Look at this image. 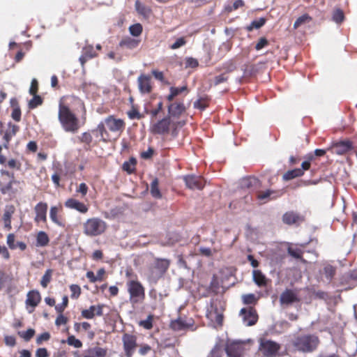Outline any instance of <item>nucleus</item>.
<instances>
[{
    "instance_id": "1",
    "label": "nucleus",
    "mask_w": 357,
    "mask_h": 357,
    "mask_svg": "<svg viewBox=\"0 0 357 357\" xmlns=\"http://www.w3.org/2000/svg\"><path fill=\"white\" fill-rule=\"evenodd\" d=\"M59 121L66 132L75 133L80 128L79 120L70 107L61 100L59 105Z\"/></svg>"
},
{
    "instance_id": "2",
    "label": "nucleus",
    "mask_w": 357,
    "mask_h": 357,
    "mask_svg": "<svg viewBox=\"0 0 357 357\" xmlns=\"http://www.w3.org/2000/svg\"><path fill=\"white\" fill-rule=\"evenodd\" d=\"M291 344L298 351L310 353L317 349L319 339L312 334L296 335L291 340Z\"/></svg>"
},
{
    "instance_id": "3",
    "label": "nucleus",
    "mask_w": 357,
    "mask_h": 357,
    "mask_svg": "<svg viewBox=\"0 0 357 357\" xmlns=\"http://www.w3.org/2000/svg\"><path fill=\"white\" fill-rule=\"evenodd\" d=\"M126 287L129 294V302L133 307L144 301L145 288L138 280L137 275H133V278L127 280Z\"/></svg>"
},
{
    "instance_id": "4",
    "label": "nucleus",
    "mask_w": 357,
    "mask_h": 357,
    "mask_svg": "<svg viewBox=\"0 0 357 357\" xmlns=\"http://www.w3.org/2000/svg\"><path fill=\"white\" fill-rule=\"evenodd\" d=\"M0 174V192L10 196L15 195L18 192L20 181L15 179L14 173L1 169Z\"/></svg>"
},
{
    "instance_id": "5",
    "label": "nucleus",
    "mask_w": 357,
    "mask_h": 357,
    "mask_svg": "<svg viewBox=\"0 0 357 357\" xmlns=\"http://www.w3.org/2000/svg\"><path fill=\"white\" fill-rule=\"evenodd\" d=\"M107 228V223L100 218H91L83 223V233L90 237L102 235Z\"/></svg>"
},
{
    "instance_id": "6",
    "label": "nucleus",
    "mask_w": 357,
    "mask_h": 357,
    "mask_svg": "<svg viewBox=\"0 0 357 357\" xmlns=\"http://www.w3.org/2000/svg\"><path fill=\"white\" fill-rule=\"evenodd\" d=\"M170 265V261L167 259H156L153 266L150 268V280L156 282L167 272Z\"/></svg>"
},
{
    "instance_id": "7",
    "label": "nucleus",
    "mask_w": 357,
    "mask_h": 357,
    "mask_svg": "<svg viewBox=\"0 0 357 357\" xmlns=\"http://www.w3.org/2000/svg\"><path fill=\"white\" fill-rule=\"evenodd\" d=\"M137 337L135 335L130 333H124L122 336L123 350L126 357H132L136 348Z\"/></svg>"
},
{
    "instance_id": "8",
    "label": "nucleus",
    "mask_w": 357,
    "mask_h": 357,
    "mask_svg": "<svg viewBox=\"0 0 357 357\" xmlns=\"http://www.w3.org/2000/svg\"><path fill=\"white\" fill-rule=\"evenodd\" d=\"M280 349V345L272 340L261 339L259 342V351L266 357H272L275 355Z\"/></svg>"
},
{
    "instance_id": "9",
    "label": "nucleus",
    "mask_w": 357,
    "mask_h": 357,
    "mask_svg": "<svg viewBox=\"0 0 357 357\" xmlns=\"http://www.w3.org/2000/svg\"><path fill=\"white\" fill-rule=\"evenodd\" d=\"M107 349L101 347L98 344L92 345L83 350L80 354L75 353V357H106Z\"/></svg>"
},
{
    "instance_id": "10",
    "label": "nucleus",
    "mask_w": 357,
    "mask_h": 357,
    "mask_svg": "<svg viewBox=\"0 0 357 357\" xmlns=\"http://www.w3.org/2000/svg\"><path fill=\"white\" fill-rule=\"evenodd\" d=\"M172 126H174V124L172 123L170 116H165L153 123L151 127V131L157 135L167 134Z\"/></svg>"
},
{
    "instance_id": "11",
    "label": "nucleus",
    "mask_w": 357,
    "mask_h": 357,
    "mask_svg": "<svg viewBox=\"0 0 357 357\" xmlns=\"http://www.w3.org/2000/svg\"><path fill=\"white\" fill-rule=\"evenodd\" d=\"M108 130L112 132H118L119 135L123 132L126 123L121 119H116L114 115H109L104 120Z\"/></svg>"
},
{
    "instance_id": "12",
    "label": "nucleus",
    "mask_w": 357,
    "mask_h": 357,
    "mask_svg": "<svg viewBox=\"0 0 357 357\" xmlns=\"http://www.w3.org/2000/svg\"><path fill=\"white\" fill-rule=\"evenodd\" d=\"M183 179L188 188L190 190H202L205 186V180L201 176H196L194 174L186 175L183 177Z\"/></svg>"
},
{
    "instance_id": "13",
    "label": "nucleus",
    "mask_w": 357,
    "mask_h": 357,
    "mask_svg": "<svg viewBox=\"0 0 357 357\" xmlns=\"http://www.w3.org/2000/svg\"><path fill=\"white\" fill-rule=\"evenodd\" d=\"M301 298L298 295V293L291 289H286L280 296V303L281 305L289 306L294 303H299Z\"/></svg>"
},
{
    "instance_id": "14",
    "label": "nucleus",
    "mask_w": 357,
    "mask_h": 357,
    "mask_svg": "<svg viewBox=\"0 0 357 357\" xmlns=\"http://www.w3.org/2000/svg\"><path fill=\"white\" fill-rule=\"evenodd\" d=\"M41 301V296L38 290H31L26 294V307L29 313H32Z\"/></svg>"
},
{
    "instance_id": "15",
    "label": "nucleus",
    "mask_w": 357,
    "mask_h": 357,
    "mask_svg": "<svg viewBox=\"0 0 357 357\" xmlns=\"http://www.w3.org/2000/svg\"><path fill=\"white\" fill-rule=\"evenodd\" d=\"M48 205L46 202H40L33 208L35 213L34 222L36 224L40 222L47 223V211Z\"/></svg>"
},
{
    "instance_id": "16",
    "label": "nucleus",
    "mask_w": 357,
    "mask_h": 357,
    "mask_svg": "<svg viewBox=\"0 0 357 357\" xmlns=\"http://www.w3.org/2000/svg\"><path fill=\"white\" fill-rule=\"evenodd\" d=\"M243 317L244 322L246 323L247 326L255 325L258 320V315L256 310L252 307L248 308H242L240 312Z\"/></svg>"
},
{
    "instance_id": "17",
    "label": "nucleus",
    "mask_w": 357,
    "mask_h": 357,
    "mask_svg": "<svg viewBox=\"0 0 357 357\" xmlns=\"http://www.w3.org/2000/svg\"><path fill=\"white\" fill-rule=\"evenodd\" d=\"M105 306L104 304L91 305L89 308L82 310L81 316L87 319H92L96 316L101 317L103 314V308Z\"/></svg>"
},
{
    "instance_id": "18",
    "label": "nucleus",
    "mask_w": 357,
    "mask_h": 357,
    "mask_svg": "<svg viewBox=\"0 0 357 357\" xmlns=\"http://www.w3.org/2000/svg\"><path fill=\"white\" fill-rule=\"evenodd\" d=\"M138 88L142 93H150L152 91L151 77L142 74L137 79Z\"/></svg>"
},
{
    "instance_id": "19",
    "label": "nucleus",
    "mask_w": 357,
    "mask_h": 357,
    "mask_svg": "<svg viewBox=\"0 0 357 357\" xmlns=\"http://www.w3.org/2000/svg\"><path fill=\"white\" fill-rule=\"evenodd\" d=\"M243 351V345L237 342L227 344L225 348V351L228 357H242Z\"/></svg>"
},
{
    "instance_id": "20",
    "label": "nucleus",
    "mask_w": 357,
    "mask_h": 357,
    "mask_svg": "<svg viewBox=\"0 0 357 357\" xmlns=\"http://www.w3.org/2000/svg\"><path fill=\"white\" fill-rule=\"evenodd\" d=\"M186 108L183 102H174L168 105L169 116L174 118H179L184 112Z\"/></svg>"
},
{
    "instance_id": "21",
    "label": "nucleus",
    "mask_w": 357,
    "mask_h": 357,
    "mask_svg": "<svg viewBox=\"0 0 357 357\" xmlns=\"http://www.w3.org/2000/svg\"><path fill=\"white\" fill-rule=\"evenodd\" d=\"M141 43V40L131 38L130 36H124L119 43L118 47L122 50H134L138 47Z\"/></svg>"
},
{
    "instance_id": "22",
    "label": "nucleus",
    "mask_w": 357,
    "mask_h": 357,
    "mask_svg": "<svg viewBox=\"0 0 357 357\" xmlns=\"http://www.w3.org/2000/svg\"><path fill=\"white\" fill-rule=\"evenodd\" d=\"M62 205L59 204L57 206H52L50 210V218L51 220L58 226L63 227V221L61 213L62 212Z\"/></svg>"
},
{
    "instance_id": "23",
    "label": "nucleus",
    "mask_w": 357,
    "mask_h": 357,
    "mask_svg": "<svg viewBox=\"0 0 357 357\" xmlns=\"http://www.w3.org/2000/svg\"><path fill=\"white\" fill-rule=\"evenodd\" d=\"M64 205L66 208L75 209L81 213H86L89 211L87 205L74 198L68 199L65 202Z\"/></svg>"
},
{
    "instance_id": "24",
    "label": "nucleus",
    "mask_w": 357,
    "mask_h": 357,
    "mask_svg": "<svg viewBox=\"0 0 357 357\" xmlns=\"http://www.w3.org/2000/svg\"><path fill=\"white\" fill-rule=\"evenodd\" d=\"M304 218L299 214L293 211H289L285 213L282 216V221L284 223L291 225L301 222H303Z\"/></svg>"
},
{
    "instance_id": "25",
    "label": "nucleus",
    "mask_w": 357,
    "mask_h": 357,
    "mask_svg": "<svg viewBox=\"0 0 357 357\" xmlns=\"http://www.w3.org/2000/svg\"><path fill=\"white\" fill-rule=\"evenodd\" d=\"M336 153L340 155L344 154L354 149L353 143L349 140L340 141L335 144Z\"/></svg>"
},
{
    "instance_id": "26",
    "label": "nucleus",
    "mask_w": 357,
    "mask_h": 357,
    "mask_svg": "<svg viewBox=\"0 0 357 357\" xmlns=\"http://www.w3.org/2000/svg\"><path fill=\"white\" fill-rule=\"evenodd\" d=\"M15 208L13 205L6 206L3 215V220L4 222V226L8 230L11 229V218L15 213Z\"/></svg>"
},
{
    "instance_id": "27",
    "label": "nucleus",
    "mask_w": 357,
    "mask_h": 357,
    "mask_svg": "<svg viewBox=\"0 0 357 357\" xmlns=\"http://www.w3.org/2000/svg\"><path fill=\"white\" fill-rule=\"evenodd\" d=\"M282 195V192L280 190H266L265 191H259L257 195V198L260 200L268 198L273 199L280 197Z\"/></svg>"
},
{
    "instance_id": "28",
    "label": "nucleus",
    "mask_w": 357,
    "mask_h": 357,
    "mask_svg": "<svg viewBox=\"0 0 357 357\" xmlns=\"http://www.w3.org/2000/svg\"><path fill=\"white\" fill-rule=\"evenodd\" d=\"M253 281L259 287H266L268 284V279L260 270L252 271Z\"/></svg>"
},
{
    "instance_id": "29",
    "label": "nucleus",
    "mask_w": 357,
    "mask_h": 357,
    "mask_svg": "<svg viewBox=\"0 0 357 357\" xmlns=\"http://www.w3.org/2000/svg\"><path fill=\"white\" fill-rule=\"evenodd\" d=\"M77 139L80 143L84 144V150L90 151L91 149V142L93 141V137L89 132H84L82 133L81 135L77 137Z\"/></svg>"
},
{
    "instance_id": "30",
    "label": "nucleus",
    "mask_w": 357,
    "mask_h": 357,
    "mask_svg": "<svg viewBox=\"0 0 357 357\" xmlns=\"http://www.w3.org/2000/svg\"><path fill=\"white\" fill-rule=\"evenodd\" d=\"M19 130L20 127L18 126L12 124L11 123H8V129L6 131L3 135V139L6 142V144H5V147L7 148V144L10 142L12 137L17 134Z\"/></svg>"
},
{
    "instance_id": "31",
    "label": "nucleus",
    "mask_w": 357,
    "mask_h": 357,
    "mask_svg": "<svg viewBox=\"0 0 357 357\" xmlns=\"http://www.w3.org/2000/svg\"><path fill=\"white\" fill-rule=\"evenodd\" d=\"M135 6L139 15H142L145 18L150 17L152 11L149 7L142 4L139 0L135 1Z\"/></svg>"
},
{
    "instance_id": "32",
    "label": "nucleus",
    "mask_w": 357,
    "mask_h": 357,
    "mask_svg": "<svg viewBox=\"0 0 357 357\" xmlns=\"http://www.w3.org/2000/svg\"><path fill=\"white\" fill-rule=\"evenodd\" d=\"M236 69V66L232 60H229L215 68L216 72L224 71L223 73H226L227 75L229 73L234 71Z\"/></svg>"
},
{
    "instance_id": "33",
    "label": "nucleus",
    "mask_w": 357,
    "mask_h": 357,
    "mask_svg": "<svg viewBox=\"0 0 357 357\" xmlns=\"http://www.w3.org/2000/svg\"><path fill=\"white\" fill-rule=\"evenodd\" d=\"M150 193L151 196L155 199L162 198V193L159 189V181L158 178H155L150 185Z\"/></svg>"
},
{
    "instance_id": "34",
    "label": "nucleus",
    "mask_w": 357,
    "mask_h": 357,
    "mask_svg": "<svg viewBox=\"0 0 357 357\" xmlns=\"http://www.w3.org/2000/svg\"><path fill=\"white\" fill-rule=\"evenodd\" d=\"M137 165V160L135 158H130L129 160L125 161L122 165V169L123 171L126 172L128 174H131L135 172V167Z\"/></svg>"
},
{
    "instance_id": "35",
    "label": "nucleus",
    "mask_w": 357,
    "mask_h": 357,
    "mask_svg": "<svg viewBox=\"0 0 357 357\" xmlns=\"http://www.w3.org/2000/svg\"><path fill=\"white\" fill-rule=\"evenodd\" d=\"M304 174L303 170L299 168H296L294 169L289 170L286 173H284L282 176V178L284 181H289L293 178L302 176Z\"/></svg>"
},
{
    "instance_id": "36",
    "label": "nucleus",
    "mask_w": 357,
    "mask_h": 357,
    "mask_svg": "<svg viewBox=\"0 0 357 357\" xmlns=\"http://www.w3.org/2000/svg\"><path fill=\"white\" fill-rule=\"evenodd\" d=\"M287 253L294 259H300L301 262L306 263V260L303 258V251L298 248L289 247Z\"/></svg>"
},
{
    "instance_id": "37",
    "label": "nucleus",
    "mask_w": 357,
    "mask_h": 357,
    "mask_svg": "<svg viewBox=\"0 0 357 357\" xmlns=\"http://www.w3.org/2000/svg\"><path fill=\"white\" fill-rule=\"evenodd\" d=\"M186 90L187 86H185L181 87L172 86L169 89L170 93L167 96V100L169 102H172L176 96Z\"/></svg>"
},
{
    "instance_id": "38",
    "label": "nucleus",
    "mask_w": 357,
    "mask_h": 357,
    "mask_svg": "<svg viewBox=\"0 0 357 357\" xmlns=\"http://www.w3.org/2000/svg\"><path fill=\"white\" fill-rule=\"evenodd\" d=\"M50 242L48 235L45 231H39L36 236V243L38 246H46Z\"/></svg>"
},
{
    "instance_id": "39",
    "label": "nucleus",
    "mask_w": 357,
    "mask_h": 357,
    "mask_svg": "<svg viewBox=\"0 0 357 357\" xmlns=\"http://www.w3.org/2000/svg\"><path fill=\"white\" fill-rule=\"evenodd\" d=\"M106 127L107 126L104 121V122H100L98 125V126L96 129V130L99 132L100 136L101 137V140L103 142H107L108 140V137L109 136V132L106 129Z\"/></svg>"
},
{
    "instance_id": "40",
    "label": "nucleus",
    "mask_w": 357,
    "mask_h": 357,
    "mask_svg": "<svg viewBox=\"0 0 357 357\" xmlns=\"http://www.w3.org/2000/svg\"><path fill=\"white\" fill-rule=\"evenodd\" d=\"M14 100H12L11 105L13 107L12 113H11V117L13 120H15L17 122H19L21 121V109L18 105V102H13Z\"/></svg>"
},
{
    "instance_id": "41",
    "label": "nucleus",
    "mask_w": 357,
    "mask_h": 357,
    "mask_svg": "<svg viewBox=\"0 0 357 357\" xmlns=\"http://www.w3.org/2000/svg\"><path fill=\"white\" fill-rule=\"evenodd\" d=\"M333 20L337 24H341L345 19L344 13L340 8H335L332 15Z\"/></svg>"
},
{
    "instance_id": "42",
    "label": "nucleus",
    "mask_w": 357,
    "mask_h": 357,
    "mask_svg": "<svg viewBox=\"0 0 357 357\" xmlns=\"http://www.w3.org/2000/svg\"><path fill=\"white\" fill-rule=\"evenodd\" d=\"M6 167L11 170L20 171L22 163L16 158H10L7 161Z\"/></svg>"
},
{
    "instance_id": "43",
    "label": "nucleus",
    "mask_w": 357,
    "mask_h": 357,
    "mask_svg": "<svg viewBox=\"0 0 357 357\" xmlns=\"http://www.w3.org/2000/svg\"><path fill=\"white\" fill-rule=\"evenodd\" d=\"M312 20V17L307 13L300 16L297 18L294 24V29H297L302 24L310 22Z\"/></svg>"
},
{
    "instance_id": "44",
    "label": "nucleus",
    "mask_w": 357,
    "mask_h": 357,
    "mask_svg": "<svg viewBox=\"0 0 357 357\" xmlns=\"http://www.w3.org/2000/svg\"><path fill=\"white\" fill-rule=\"evenodd\" d=\"M143 31L142 25L139 23L134 24L129 27V32L134 37L139 36Z\"/></svg>"
},
{
    "instance_id": "45",
    "label": "nucleus",
    "mask_w": 357,
    "mask_h": 357,
    "mask_svg": "<svg viewBox=\"0 0 357 357\" xmlns=\"http://www.w3.org/2000/svg\"><path fill=\"white\" fill-rule=\"evenodd\" d=\"M266 19L261 17L257 20H253L249 26H247L246 29L248 31H252L254 29H259L263 26L266 23Z\"/></svg>"
},
{
    "instance_id": "46",
    "label": "nucleus",
    "mask_w": 357,
    "mask_h": 357,
    "mask_svg": "<svg viewBox=\"0 0 357 357\" xmlns=\"http://www.w3.org/2000/svg\"><path fill=\"white\" fill-rule=\"evenodd\" d=\"M220 287L218 278L216 275H213L209 284V290L216 294L219 292Z\"/></svg>"
},
{
    "instance_id": "47",
    "label": "nucleus",
    "mask_w": 357,
    "mask_h": 357,
    "mask_svg": "<svg viewBox=\"0 0 357 357\" xmlns=\"http://www.w3.org/2000/svg\"><path fill=\"white\" fill-rule=\"evenodd\" d=\"M53 273L52 269H47L46 270L45 274L42 277V279L40 280V284L43 288H46L48 285V284L52 280V276Z\"/></svg>"
},
{
    "instance_id": "48",
    "label": "nucleus",
    "mask_w": 357,
    "mask_h": 357,
    "mask_svg": "<svg viewBox=\"0 0 357 357\" xmlns=\"http://www.w3.org/2000/svg\"><path fill=\"white\" fill-rule=\"evenodd\" d=\"M32 96L33 97L29 102V108L31 109L41 105L43 102V100L40 96L37 94Z\"/></svg>"
},
{
    "instance_id": "49",
    "label": "nucleus",
    "mask_w": 357,
    "mask_h": 357,
    "mask_svg": "<svg viewBox=\"0 0 357 357\" xmlns=\"http://www.w3.org/2000/svg\"><path fill=\"white\" fill-rule=\"evenodd\" d=\"M242 301L245 305H255L258 298L254 294H248L242 296Z\"/></svg>"
},
{
    "instance_id": "50",
    "label": "nucleus",
    "mask_w": 357,
    "mask_h": 357,
    "mask_svg": "<svg viewBox=\"0 0 357 357\" xmlns=\"http://www.w3.org/2000/svg\"><path fill=\"white\" fill-rule=\"evenodd\" d=\"M171 327L174 331H181L188 328V325L185 323L184 321L181 319H177L172 321Z\"/></svg>"
},
{
    "instance_id": "51",
    "label": "nucleus",
    "mask_w": 357,
    "mask_h": 357,
    "mask_svg": "<svg viewBox=\"0 0 357 357\" xmlns=\"http://www.w3.org/2000/svg\"><path fill=\"white\" fill-rule=\"evenodd\" d=\"M153 315L149 314L147 319L139 321V324L146 330H150L153 328Z\"/></svg>"
},
{
    "instance_id": "52",
    "label": "nucleus",
    "mask_w": 357,
    "mask_h": 357,
    "mask_svg": "<svg viewBox=\"0 0 357 357\" xmlns=\"http://www.w3.org/2000/svg\"><path fill=\"white\" fill-rule=\"evenodd\" d=\"M217 311V309H215L214 313L213 312H210L207 316L211 319H214L218 325L222 326L223 322V315L218 313Z\"/></svg>"
},
{
    "instance_id": "53",
    "label": "nucleus",
    "mask_w": 357,
    "mask_h": 357,
    "mask_svg": "<svg viewBox=\"0 0 357 357\" xmlns=\"http://www.w3.org/2000/svg\"><path fill=\"white\" fill-rule=\"evenodd\" d=\"M335 268L331 265H327L324 268V273L326 278L329 280L333 279L335 275Z\"/></svg>"
},
{
    "instance_id": "54",
    "label": "nucleus",
    "mask_w": 357,
    "mask_h": 357,
    "mask_svg": "<svg viewBox=\"0 0 357 357\" xmlns=\"http://www.w3.org/2000/svg\"><path fill=\"white\" fill-rule=\"evenodd\" d=\"M18 335L22 337L26 342L29 341L35 335V330L33 328H29L26 331H20Z\"/></svg>"
},
{
    "instance_id": "55",
    "label": "nucleus",
    "mask_w": 357,
    "mask_h": 357,
    "mask_svg": "<svg viewBox=\"0 0 357 357\" xmlns=\"http://www.w3.org/2000/svg\"><path fill=\"white\" fill-rule=\"evenodd\" d=\"M82 54L89 59L96 57L98 54L95 52L92 45H88L83 49Z\"/></svg>"
},
{
    "instance_id": "56",
    "label": "nucleus",
    "mask_w": 357,
    "mask_h": 357,
    "mask_svg": "<svg viewBox=\"0 0 357 357\" xmlns=\"http://www.w3.org/2000/svg\"><path fill=\"white\" fill-rule=\"evenodd\" d=\"M70 290L71 291L70 297L73 299H77L82 293L81 288L77 284H71Z\"/></svg>"
},
{
    "instance_id": "57",
    "label": "nucleus",
    "mask_w": 357,
    "mask_h": 357,
    "mask_svg": "<svg viewBox=\"0 0 357 357\" xmlns=\"http://www.w3.org/2000/svg\"><path fill=\"white\" fill-rule=\"evenodd\" d=\"M127 114L130 119H141L143 118V115L141 114L137 108L134 106L127 112Z\"/></svg>"
},
{
    "instance_id": "58",
    "label": "nucleus",
    "mask_w": 357,
    "mask_h": 357,
    "mask_svg": "<svg viewBox=\"0 0 357 357\" xmlns=\"http://www.w3.org/2000/svg\"><path fill=\"white\" fill-rule=\"evenodd\" d=\"M67 343L77 349L81 348L83 345L82 342L79 340L77 339L74 335L68 336Z\"/></svg>"
},
{
    "instance_id": "59",
    "label": "nucleus",
    "mask_w": 357,
    "mask_h": 357,
    "mask_svg": "<svg viewBox=\"0 0 357 357\" xmlns=\"http://www.w3.org/2000/svg\"><path fill=\"white\" fill-rule=\"evenodd\" d=\"M68 305V298L67 296H64L62 298V303L55 305V310L59 314H61L65 310Z\"/></svg>"
},
{
    "instance_id": "60",
    "label": "nucleus",
    "mask_w": 357,
    "mask_h": 357,
    "mask_svg": "<svg viewBox=\"0 0 357 357\" xmlns=\"http://www.w3.org/2000/svg\"><path fill=\"white\" fill-rule=\"evenodd\" d=\"M258 179L255 177L245 178L242 181V186L245 188H250L258 183Z\"/></svg>"
},
{
    "instance_id": "61",
    "label": "nucleus",
    "mask_w": 357,
    "mask_h": 357,
    "mask_svg": "<svg viewBox=\"0 0 357 357\" xmlns=\"http://www.w3.org/2000/svg\"><path fill=\"white\" fill-rule=\"evenodd\" d=\"M228 75H227L226 73H222L214 77V84L216 86L221 83L226 82L228 80Z\"/></svg>"
},
{
    "instance_id": "62",
    "label": "nucleus",
    "mask_w": 357,
    "mask_h": 357,
    "mask_svg": "<svg viewBox=\"0 0 357 357\" xmlns=\"http://www.w3.org/2000/svg\"><path fill=\"white\" fill-rule=\"evenodd\" d=\"M208 105L206 100L203 98H200L194 102V107L202 110L206 109Z\"/></svg>"
},
{
    "instance_id": "63",
    "label": "nucleus",
    "mask_w": 357,
    "mask_h": 357,
    "mask_svg": "<svg viewBox=\"0 0 357 357\" xmlns=\"http://www.w3.org/2000/svg\"><path fill=\"white\" fill-rule=\"evenodd\" d=\"M199 66L198 61L192 57H188L185 59V66L186 68H195Z\"/></svg>"
},
{
    "instance_id": "64",
    "label": "nucleus",
    "mask_w": 357,
    "mask_h": 357,
    "mask_svg": "<svg viewBox=\"0 0 357 357\" xmlns=\"http://www.w3.org/2000/svg\"><path fill=\"white\" fill-rule=\"evenodd\" d=\"M186 43V40L185 39L184 37H181V38H178L175 43H174L172 45H170V48L172 50H176V49H178L182 46H183L184 45H185Z\"/></svg>"
}]
</instances>
